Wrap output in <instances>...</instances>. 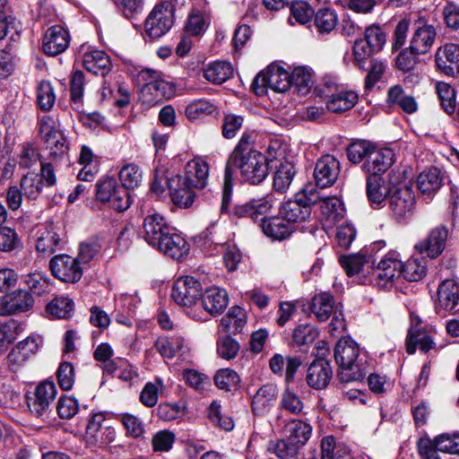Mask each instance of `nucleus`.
Segmentation results:
<instances>
[{
  "mask_svg": "<svg viewBox=\"0 0 459 459\" xmlns=\"http://www.w3.org/2000/svg\"><path fill=\"white\" fill-rule=\"evenodd\" d=\"M272 161V159L256 150H244L241 145L235 147L225 168L221 210L225 211L230 204L233 175L236 171L239 172L243 181L258 185L267 178L269 162Z\"/></svg>",
  "mask_w": 459,
  "mask_h": 459,
  "instance_id": "nucleus-1",
  "label": "nucleus"
},
{
  "mask_svg": "<svg viewBox=\"0 0 459 459\" xmlns=\"http://www.w3.org/2000/svg\"><path fill=\"white\" fill-rule=\"evenodd\" d=\"M359 349L351 339H340L334 347V359L339 365L338 376L342 382L349 383L361 380L365 368L358 360Z\"/></svg>",
  "mask_w": 459,
  "mask_h": 459,
  "instance_id": "nucleus-2",
  "label": "nucleus"
},
{
  "mask_svg": "<svg viewBox=\"0 0 459 459\" xmlns=\"http://www.w3.org/2000/svg\"><path fill=\"white\" fill-rule=\"evenodd\" d=\"M116 430L108 424L103 413L92 414L86 425L84 442L87 447L97 450L114 442Z\"/></svg>",
  "mask_w": 459,
  "mask_h": 459,
  "instance_id": "nucleus-3",
  "label": "nucleus"
},
{
  "mask_svg": "<svg viewBox=\"0 0 459 459\" xmlns=\"http://www.w3.org/2000/svg\"><path fill=\"white\" fill-rule=\"evenodd\" d=\"M96 197L102 203H108L117 212L126 211L131 204L128 192L113 178H105L97 183Z\"/></svg>",
  "mask_w": 459,
  "mask_h": 459,
  "instance_id": "nucleus-4",
  "label": "nucleus"
},
{
  "mask_svg": "<svg viewBox=\"0 0 459 459\" xmlns=\"http://www.w3.org/2000/svg\"><path fill=\"white\" fill-rule=\"evenodd\" d=\"M173 9L169 3H161L154 6L145 20V33L151 39H159L173 26Z\"/></svg>",
  "mask_w": 459,
  "mask_h": 459,
  "instance_id": "nucleus-5",
  "label": "nucleus"
},
{
  "mask_svg": "<svg viewBox=\"0 0 459 459\" xmlns=\"http://www.w3.org/2000/svg\"><path fill=\"white\" fill-rule=\"evenodd\" d=\"M57 390L53 381L44 380L35 388L33 397L28 400V407L31 414L45 419L50 412V405L56 399Z\"/></svg>",
  "mask_w": 459,
  "mask_h": 459,
  "instance_id": "nucleus-6",
  "label": "nucleus"
},
{
  "mask_svg": "<svg viewBox=\"0 0 459 459\" xmlns=\"http://www.w3.org/2000/svg\"><path fill=\"white\" fill-rule=\"evenodd\" d=\"M203 288L201 282L193 276H182L174 282L171 297L182 307H192L201 299Z\"/></svg>",
  "mask_w": 459,
  "mask_h": 459,
  "instance_id": "nucleus-7",
  "label": "nucleus"
},
{
  "mask_svg": "<svg viewBox=\"0 0 459 459\" xmlns=\"http://www.w3.org/2000/svg\"><path fill=\"white\" fill-rule=\"evenodd\" d=\"M39 133L45 141L51 155L61 156L68 151L67 140L49 116H43L39 121Z\"/></svg>",
  "mask_w": 459,
  "mask_h": 459,
  "instance_id": "nucleus-8",
  "label": "nucleus"
},
{
  "mask_svg": "<svg viewBox=\"0 0 459 459\" xmlns=\"http://www.w3.org/2000/svg\"><path fill=\"white\" fill-rule=\"evenodd\" d=\"M52 274L58 280L74 283L80 281L82 276V268L77 258L68 255H56L49 263Z\"/></svg>",
  "mask_w": 459,
  "mask_h": 459,
  "instance_id": "nucleus-9",
  "label": "nucleus"
},
{
  "mask_svg": "<svg viewBox=\"0 0 459 459\" xmlns=\"http://www.w3.org/2000/svg\"><path fill=\"white\" fill-rule=\"evenodd\" d=\"M437 30L434 25L419 19L414 23L413 32L410 39V52L414 56L428 53L436 39Z\"/></svg>",
  "mask_w": 459,
  "mask_h": 459,
  "instance_id": "nucleus-10",
  "label": "nucleus"
},
{
  "mask_svg": "<svg viewBox=\"0 0 459 459\" xmlns=\"http://www.w3.org/2000/svg\"><path fill=\"white\" fill-rule=\"evenodd\" d=\"M415 204L412 188L407 185H400L390 195L389 207L397 221L411 216Z\"/></svg>",
  "mask_w": 459,
  "mask_h": 459,
  "instance_id": "nucleus-11",
  "label": "nucleus"
},
{
  "mask_svg": "<svg viewBox=\"0 0 459 459\" xmlns=\"http://www.w3.org/2000/svg\"><path fill=\"white\" fill-rule=\"evenodd\" d=\"M42 344L39 335H30L19 342L9 352L7 361L13 370L22 367L33 355H35Z\"/></svg>",
  "mask_w": 459,
  "mask_h": 459,
  "instance_id": "nucleus-12",
  "label": "nucleus"
},
{
  "mask_svg": "<svg viewBox=\"0 0 459 459\" xmlns=\"http://www.w3.org/2000/svg\"><path fill=\"white\" fill-rule=\"evenodd\" d=\"M437 333L434 326H414L408 332L406 339V351L413 354L418 347L423 353L431 350H437V343L434 341V335Z\"/></svg>",
  "mask_w": 459,
  "mask_h": 459,
  "instance_id": "nucleus-13",
  "label": "nucleus"
},
{
  "mask_svg": "<svg viewBox=\"0 0 459 459\" xmlns=\"http://www.w3.org/2000/svg\"><path fill=\"white\" fill-rule=\"evenodd\" d=\"M401 261L393 256L381 259L376 268H373L372 277L376 286L380 289H390L394 281L401 277Z\"/></svg>",
  "mask_w": 459,
  "mask_h": 459,
  "instance_id": "nucleus-14",
  "label": "nucleus"
},
{
  "mask_svg": "<svg viewBox=\"0 0 459 459\" xmlns=\"http://www.w3.org/2000/svg\"><path fill=\"white\" fill-rule=\"evenodd\" d=\"M174 93L175 87L169 82L162 79L150 81L141 88L139 100L143 105L152 107L170 99Z\"/></svg>",
  "mask_w": 459,
  "mask_h": 459,
  "instance_id": "nucleus-15",
  "label": "nucleus"
},
{
  "mask_svg": "<svg viewBox=\"0 0 459 459\" xmlns=\"http://www.w3.org/2000/svg\"><path fill=\"white\" fill-rule=\"evenodd\" d=\"M395 161V153L390 148H377L362 165V169L368 176H381L386 172Z\"/></svg>",
  "mask_w": 459,
  "mask_h": 459,
  "instance_id": "nucleus-16",
  "label": "nucleus"
},
{
  "mask_svg": "<svg viewBox=\"0 0 459 459\" xmlns=\"http://www.w3.org/2000/svg\"><path fill=\"white\" fill-rule=\"evenodd\" d=\"M172 229L162 215L150 214L143 222V238L150 246L156 247Z\"/></svg>",
  "mask_w": 459,
  "mask_h": 459,
  "instance_id": "nucleus-17",
  "label": "nucleus"
},
{
  "mask_svg": "<svg viewBox=\"0 0 459 459\" xmlns=\"http://www.w3.org/2000/svg\"><path fill=\"white\" fill-rule=\"evenodd\" d=\"M34 304L32 296L27 290H18L0 299V316H10L30 310Z\"/></svg>",
  "mask_w": 459,
  "mask_h": 459,
  "instance_id": "nucleus-18",
  "label": "nucleus"
},
{
  "mask_svg": "<svg viewBox=\"0 0 459 459\" xmlns=\"http://www.w3.org/2000/svg\"><path fill=\"white\" fill-rule=\"evenodd\" d=\"M340 173V162L333 155H324L316 163L314 177L316 186L327 187L332 186Z\"/></svg>",
  "mask_w": 459,
  "mask_h": 459,
  "instance_id": "nucleus-19",
  "label": "nucleus"
},
{
  "mask_svg": "<svg viewBox=\"0 0 459 459\" xmlns=\"http://www.w3.org/2000/svg\"><path fill=\"white\" fill-rule=\"evenodd\" d=\"M448 237V230L445 226L434 228L429 236L418 242L415 248L420 254H427L430 258L437 257L445 249Z\"/></svg>",
  "mask_w": 459,
  "mask_h": 459,
  "instance_id": "nucleus-20",
  "label": "nucleus"
},
{
  "mask_svg": "<svg viewBox=\"0 0 459 459\" xmlns=\"http://www.w3.org/2000/svg\"><path fill=\"white\" fill-rule=\"evenodd\" d=\"M437 69L443 74L454 76L459 73V46L449 43L439 47L435 54Z\"/></svg>",
  "mask_w": 459,
  "mask_h": 459,
  "instance_id": "nucleus-21",
  "label": "nucleus"
},
{
  "mask_svg": "<svg viewBox=\"0 0 459 459\" xmlns=\"http://www.w3.org/2000/svg\"><path fill=\"white\" fill-rule=\"evenodd\" d=\"M168 186L174 204L187 208L192 205L195 199V187L186 182L183 176L176 175L168 180Z\"/></svg>",
  "mask_w": 459,
  "mask_h": 459,
  "instance_id": "nucleus-22",
  "label": "nucleus"
},
{
  "mask_svg": "<svg viewBox=\"0 0 459 459\" xmlns=\"http://www.w3.org/2000/svg\"><path fill=\"white\" fill-rule=\"evenodd\" d=\"M70 35L62 26L48 28L43 39V51L49 56H56L64 52L69 46Z\"/></svg>",
  "mask_w": 459,
  "mask_h": 459,
  "instance_id": "nucleus-23",
  "label": "nucleus"
},
{
  "mask_svg": "<svg viewBox=\"0 0 459 459\" xmlns=\"http://www.w3.org/2000/svg\"><path fill=\"white\" fill-rule=\"evenodd\" d=\"M200 299L203 308L212 316L221 315L229 304L228 292L217 286L207 288Z\"/></svg>",
  "mask_w": 459,
  "mask_h": 459,
  "instance_id": "nucleus-24",
  "label": "nucleus"
},
{
  "mask_svg": "<svg viewBox=\"0 0 459 459\" xmlns=\"http://www.w3.org/2000/svg\"><path fill=\"white\" fill-rule=\"evenodd\" d=\"M209 177V165L201 158L189 160L185 167L184 179L190 186L203 189L206 186Z\"/></svg>",
  "mask_w": 459,
  "mask_h": 459,
  "instance_id": "nucleus-25",
  "label": "nucleus"
},
{
  "mask_svg": "<svg viewBox=\"0 0 459 459\" xmlns=\"http://www.w3.org/2000/svg\"><path fill=\"white\" fill-rule=\"evenodd\" d=\"M278 396L277 386L273 384L262 385L254 394L251 408L255 415H265L273 407Z\"/></svg>",
  "mask_w": 459,
  "mask_h": 459,
  "instance_id": "nucleus-26",
  "label": "nucleus"
},
{
  "mask_svg": "<svg viewBox=\"0 0 459 459\" xmlns=\"http://www.w3.org/2000/svg\"><path fill=\"white\" fill-rule=\"evenodd\" d=\"M160 242L155 248L174 259L184 257L190 249L187 241L181 235L175 232L174 229Z\"/></svg>",
  "mask_w": 459,
  "mask_h": 459,
  "instance_id": "nucleus-27",
  "label": "nucleus"
},
{
  "mask_svg": "<svg viewBox=\"0 0 459 459\" xmlns=\"http://www.w3.org/2000/svg\"><path fill=\"white\" fill-rule=\"evenodd\" d=\"M273 207L272 197L267 195L259 199H253L245 204L237 205L234 208L235 213L238 217H249L253 221H262Z\"/></svg>",
  "mask_w": 459,
  "mask_h": 459,
  "instance_id": "nucleus-28",
  "label": "nucleus"
},
{
  "mask_svg": "<svg viewBox=\"0 0 459 459\" xmlns=\"http://www.w3.org/2000/svg\"><path fill=\"white\" fill-rule=\"evenodd\" d=\"M333 376L330 363L325 359H316L308 368L307 381L315 389H323L327 386Z\"/></svg>",
  "mask_w": 459,
  "mask_h": 459,
  "instance_id": "nucleus-29",
  "label": "nucleus"
},
{
  "mask_svg": "<svg viewBox=\"0 0 459 459\" xmlns=\"http://www.w3.org/2000/svg\"><path fill=\"white\" fill-rule=\"evenodd\" d=\"M459 303V282L448 279L443 281L437 289V307L438 308L451 311Z\"/></svg>",
  "mask_w": 459,
  "mask_h": 459,
  "instance_id": "nucleus-30",
  "label": "nucleus"
},
{
  "mask_svg": "<svg viewBox=\"0 0 459 459\" xmlns=\"http://www.w3.org/2000/svg\"><path fill=\"white\" fill-rule=\"evenodd\" d=\"M82 64L86 70L94 74L105 75L111 67L109 56L102 50H87L82 56Z\"/></svg>",
  "mask_w": 459,
  "mask_h": 459,
  "instance_id": "nucleus-31",
  "label": "nucleus"
},
{
  "mask_svg": "<svg viewBox=\"0 0 459 459\" xmlns=\"http://www.w3.org/2000/svg\"><path fill=\"white\" fill-rule=\"evenodd\" d=\"M339 261L349 276L359 274L368 269H371L374 264L371 255L366 252L342 255L340 257Z\"/></svg>",
  "mask_w": 459,
  "mask_h": 459,
  "instance_id": "nucleus-32",
  "label": "nucleus"
},
{
  "mask_svg": "<svg viewBox=\"0 0 459 459\" xmlns=\"http://www.w3.org/2000/svg\"><path fill=\"white\" fill-rule=\"evenodd\" d=\"M340 304H335L333 297L328 292H321L316 295L311 303V310L316 318L320 322H325L330 318L335 312V308H340Z\"/></svg>",
  "mask_w": 459,
  "mask_h": 459,
  "instance_id": "nucleus-33",
  "label": "nucleus"
},
{
  "mask_svg": "<svg viewBox=\"0 0 459 459\" xmlns=\"http://www.w3.org/2000/svg\"><path fill=\"white\" fill-rule=\"evenodd\" d=\"M359 96L353 91H338L329 95L326 108L333 113L345 112L355 106Z\"/></svg>",
  "mask_w": 459,
  "mask_h": 459,
  "instance_id": "nucleus-34",
  "label": "nucleus"
},
{
  "mask_svg": "<svg viewBox=\"0 0 459 459\" xmlns=\"http://www.w3.org/2000/svg\"><path fill=\"white\" fill-rule=\"evenodd\" d=\"M443 184V176L437 168H429L420 172L417 178V186L425 195L437 193Z\"/></svg>",
  "mask_w": 459,
  "mask_h": 459,
  "instance_id": "nucleus-35",
  "label": "nucleus"
},
{
  "mask_svg": "<svg viewBox=\"0 0 459 459\" xmlns=\"http://www.w3.org/2000/svg\"><path fill=\"white\" fill-rule=\"evenodd\" d=\"M391 193L390 186L385 182L381 176H368L367 195L372 204H381Z\"/></svg>",
  "mask_w": 459,
  "mask_h": 459,
  "instance_id": "nucleus-36",
  "label": "nucleus"
},
{
  "mask_svg": "<svg viewBox=\"0 0 459 459\" xmlns=\"http://www.w3.org/2000/svg\"><path fill=\"white\" fill-rule=\"evenodd\" d=\"M427 271V261L424 257L411 256L404 264L401 262V276L408 281H419L422 280Z\"/></svg>",
  "mask_w": 459,
  "mask_h": 459,
  "instance_id": "nucleus-37",
  "label": "nucleus"
},
{
  "mask_svg": "<svg viewBox=\"0 0 459 459\" xmlns=\"http://www.w3.org/2000/svg\"><path fill=\"white\" fill-rule=\"evenodd\" d=\"M280 213L289 222H302L311 215V208L303 205L299 200L287 201L282 204Z\"/></svg>",
  "mask_w": 459,
  "mask_h": 459,
  "instance_id": "nucleus-38",
  "label": "nucleus"
},
{
  "mask_svg": "<svg viewBox=\"0 0 459 459\" xmlns=\"http://www.w3.org/2000/svg\"><path fill=\"white\" fill-rule=\"evenodd\" d=\"M269 88L274 91L285 92L291 87L290 74L277 65H271L266 70Z\"/></svg>",
  "mask_w": 459,
  "mask_h": 459,
  "instance_id": "nucleus-39",
  "label": "nucleus"
},
{
  "mask_svg": "<svg viewBox=\"0 0 459 459\" xmlns=\"http://www.w3.org/2000/svg\"><path fill=\"white\" fill-rule=\"evenodd\" d=\"M247 323V316L244 309L235 306L230 308L228 313L221 319V326L229 333H240Z\"/></svg>",
  "mask_w": 459,
  "mask_h": 459,
  "instance_id": "nucleus-40",
  "label": "nucleus"
},
{
  "mask_svg": "<svg viewBox=\"0 0 459 459\" xmlns=\"http://www.w3.org/2000/svg\"><path fill=\"white\" fill-rule=\"evenodd\" d=\"M261 227L266 236L275 239L285 238L291 231L289 223L281 215V217L263 218Z\"/></svg>",
  "mask_w": 459,
  "mask_h": 459,
  "instance_id": "nucleus-41",
  "label": "nucleus"
},
{
  "mask_svg": "<svg viewBox=\"0 0 459 459\" xmlns=\"http://www.w3.org/2000/svg\"><path fill=\"white\" fill-rule=\"evenodd\" d=\"M319 210L329 224H334L343 217L344 213L342 203L336 196L324 197L319 203Z\"/></svg>",
  "mask_w": 459,
  "mask_h": 459,
  "instance_id": "nucleus-42",
  "label": "nucleus"
},
{
  "mask_svg": "<svg viewBox=\"0 0 459 459\" xmlns=\"http://www.w3.org/2000/svg\"><path fill=\"white\" fill-rule=\"evenodd\" d=\"M311 427L298 420H293L284 426V434L295 445H304L310 437Z\"/></svg>",
  "mask_w": 459,
  "mask_h": 459,
  "instance_id": "nucleus-43",
  "label": "nucleus"
},
{
  "mask_svg": "<svg viewBox=\"0 0 459 459\" xmlns=\"http://www.w3.org/2000/svg\"><path fill=\"white\" fill-rule=\"evenodd\" d=\"M233 69L229 62L217 61L210 64L204 71V78L212 83H222L231 77Z\"/></svg>",
  "mask_w": 459,
  "mask_h": 459,
  "instance_id": "nucleus-44",
  "label": "nucleus"
},
{
  "mask_svg": "<svg viewBox=\"0 0 459 459\" xmlns=\"http://www.w3.org/2000/svg\"><path fill=\"white\" fill-rule=\"evenodd\" d=\"M296 173L294 165L288 160L281 161L273 178V186L276 191L284 193L291 184Z\"/></svg>",
  "mask_w": 459,
  "mask_h": 459,
  "instance_id": "nucleus-45",
  "label": "nucleus"
},
{
  "mask_svg": "<svg viewBox=\"0 0 459 459\" xmlns=\"http://www.w3.org/2000/svg\"><path fill=\"white\" fill-rule=\"evenodd\" d=\"M291 86L301 95L308 93L313 86V74L309 68L298 66L290 74Z\"/></svg>",
  "mask_w": 459,
  "mask_h": 459,
  "instance_id": "nucleus-46",
  "label": "nucleus"
},
{
  "mask_svg": "<svg viewBox=\"0 0 459 459\" xmlns=\"http://www.w3.org/2000/svg\"><path fill=\"white\" fill-rule=\"evenodd\" d=\"M349 449L342 444H336L332 436L321 441V459H348Z\"/></svg>",
  "mask_w": 459,
  "mask_h": 459,
  "instance_id": "nucleus-47",
  "label": "nucleus"
},
{
  "mask_svg": "<svg viewBox=\"0 0 459 459\" xmlns=\"http://www.w3.org/2000/svg\"><path fill=\"white\" fill-rule=\"evenodd\" d=\"M74 303L67 297L60 296L52 299L46 307V313L52 318H66L73 312Z\"/></svg>",
  "mask_w": 459,
  "mask_h": 459,
  "instance_id": "nucleus-48",
  "label": "nucleus"
},
{
  "mask_svg": "<svg viewBox=\"0 0 459 459\" xmlns=\"http://www.w3.org/2000/svg\"><path fill=\"white\" fill-rule=\"evenodd\" d=\"M143 178V172L140 168L134 163L126 164L119 171V179L122 187L127 189H134L139 186Z\"/></svg>",
  "mask_w": 459,
  "mask_h": 459,
  "instance_id": "nucleus-49",
  "label": "nucleus"
},
{
  "mask_svg": "<svg viewBox=\"0 0 459 459\" xmlns=\"http://www.w3.org/2000/svg\"><path fill=\"white\" fill-rule=\"evenodd\" d=\"M217 111V106L208 100L201 99L190 102L185 110L190 120H195L204 116L212 115Z\"/></svg>",
  "mask_w": 459,
  "mask_h": 459,
  "instance_id": "nucleus-50",
  "label": "nucleus"
},
{
  "mask_svg": "<svg viewBox=\"0 0 459 459\" xmlns=\"http://www.w3.org/2000/svg\"><path fill=\"white\" fill-rule=\"evenodd\" d=\"M436 91L440 100L443 109L447 114H453L455 111L456 92L448 83L438 82L436 84Z\"/></svg>",
  "mask_w": 459,
  "mask_h": 459,
  "instance_id": "nucleus-51",
  "label": "nucleus"
},
{
  "mask_svg": "<svg viewBox=\"0 0 459 459\" xmlns=\"http://www.w3.org/2000/svg\"><path fill=\"white\" fill-rule=\"evenodd\" d=\"M20 188L25 198L35 200L42 192L43 184L39 176L35 173H27L20 181Z\"/></svg>",
  "mask_w": 459,
  "mask_h": 459,
  "instance_id": "nucleus-52",
  "label": "nucleus"
},
{
  "mask_svg": "<svg viewBox=\"0 0 459 459\" xmlns=\"http://www.w3.org/2000/svg\"><path fill=\"white\" fill-rule=\"evenodd\" d=\"M56 92L52 83L41 81L37 87V104L43 111H49L56 102Z\"/></svg>",
  "mask_w": 459,
  "mask_h": 459,
  "instance_id": "nucleus-53",
  "label": "nucleus"
},
{
  "mask_svg": "<svg viewBox=\"0 0 459 459\" xmlns=\"http://www.w3.org/2000/svg\"><path fill=\"white\" fill-rule=\"evenodd\" d=\"M375 145L368 141H357L347 147V156L351 162L359 164L363 160H368L371 155Z\"/></svg>",
  "mask_w": 459,
  "mask_h": 459,
  "instance_id": "nucleus-54",
  "label": "nucleus"
},
{
  "mask_svg": "<svg viewBox=\"0 0 459 459\" xmlns=\"http://www.w3.org/2000/svg\"><path fill=\"white\" fill-rule=\"evenodd\" d=\"M184 346V339L181 336L170 338L160 337L155 342V348L159 353L166 358H173Z\"/></svg>",
  "mask_w": 459,
  "mask_h": 459,
  "instance_id": "nucleus-55",
  "label": "nucleus"
},
{
  "mask_svg": "<svg viewBox=\"0 0 459 459\" xmlns=\"http://www.w3.org/2000/svg\"><path fill=\"white\" fill-rule=\"evenodd\" d=\"M60 242V237L53 229H46L37 238L36 249L42 254H50L56 250Z\"/></svg>",
  "mask_w": 459,
  "mask_h": 459,
  "instance_id": "nucleus-56",
  "label": "nucleus"
},
{
  "mask_svg": "<svg viewBox=\"0 0 459 459\" xmlns=\"http://www.w3.org/2000/svg\"><path fill=\"white\" fill-rule=\"evenodd\" d=\"M239 382V376L230 368L220 369L214 376V383L221 390H234L238 387Z\"/></svg>",
  "mask_w": 459,
  "mask_h": 459,
  "instance_id": "nucleus-57",
  "label": "nucleus"
},
{
  "mask_svg": "<svg viewBox=\"0 0 459 459\" xmlns=\"http://www.w3.org/2000/svg\"><path fill=\"white\" fill-rule=\"evenodd\" d=\"M314 15V10L304 1H296L291 4L290 16L289 22L290 24L295 22L299 24H306L310 22Z\"/></svg>",
  "mask_w": 459,
  "mask_h": 459,
  "instance_id": "nucleus-58",
  "label": "nucleus"
},
{
  "mask_svg": "<svg viewBox=\"0 0 459 459\" xmlns=\"http://www.w3.org/2000/svg\"><path fill=\"white\" fill-rule=\"evenodd\" d=\"M352 52L355 65L363 70L368 68V64L372 62V55L376 53L360 39L355 41Z\"/></svg>",
  "mask_w": 459,
  "mask_h": 459,
  "instance_id": "nucleus-59",
  "label": "nucleus"
},
{
  "mask_svg": "<svg viewBox=\"0 0 459 459\" xmlns=\"http://www.w3.org/2000/svg\"><path fill=\"white\" fill-rule=\"evenodd\" d=\"M162 389L163 384L160 380L146 383L140 394L141 403L146 407L155 406Z\"/></svg>",
  "mask_w": 459,
  "mask_h": 459,
  "instance_id": "nucleus-60",
  "label": "nucleus"
},
{
  "mask_svg": "<svg viewBox=\"0 0 459 459\" xmlns=\"http://www.w3.org/2000/svg\"><path fill=\"white\" fill-rule=\"evenodd\" d=\"M315 23L320 32H330L337 24L335 13L329 8H322L315 15Z\"/></svg>",
  "mask_w": 459,
  "mask_h": 459,
  "instance_id": "nucleus-61",
  "label": "nucleus"
},
{
  "mask_svg": "<svg viewBox=\"0 0 459 459\" xmlns=\"http://www.w3.org/2000/svg\"><path fill=\"white\" fill-rule=\"evenodd\" d=\"M119 420L126 429V436L137 438L144 433V425L138 417L130 413H121Z\"/></svg>",
  "mask_w": 459,
  "mask_h": 459,
  "instance_id": "nucleus-62",
  "label": "nucleus"
},
{
  "mask_svg": "<svg viewBox=\"0 0 459 459\" xmlns=\"http://www.w3.org/2000/svg\"><path fill=\"white\" fill-rule=\"evenodd\" d=\"M208 417L212 422L219 426L224 430H231L234 427V422L230 416L221 413V403L213 401L208 410Z\"/></svg>",
  "mask_w": 459,
  "mask_h": 459,
  "instance_id": "nucleus-63",
  "label": "nucleus"
},
{
  "mask_svg": "<svg viewBox=\"0 0 459 459\" xmlns=\"http://www.w3.org/2000/svg\"><path fill=\"white\" fill-rule=\"evenodd\" d=\"M435 444L440 452L459 455V433L440 435L435 438Z\"/></svg>",
  "mask_w": 459,
  "mask_h": 459,
  "instance_id": "nucleus-64",
  "label": "nucleus"
}]
</instances>
